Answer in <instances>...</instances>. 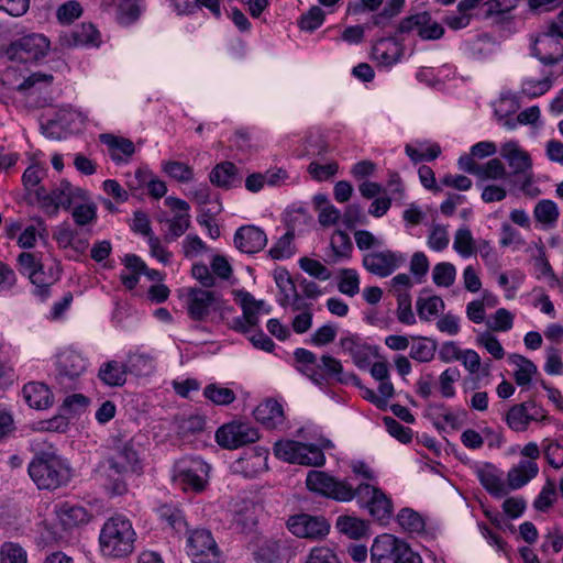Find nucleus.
<instances>
[{"mask_svg": "<svg viewBox=\"0 0 563 563\" xmlns=\"http://www.w3.org/2000/svg\"><path fill=\"white\" fill-rule=\"evenodd\" d=\"M539 474L537 462L530 460H520L507 473L508 489H519L527 485Z\"/></svg>", "mask_w": 563, "mask_h": 563, "instance_id": "obj_27", "label": "nucleus"}, {"mask_svg": "<svg viewBox=\"0 0 563 563\" xmlns=\"http://www.w3.org/2000/svg\"><path fill=\"white\" fill-rule=\"evenodd\" d=\"M341 349L349 353L355 364L362 366L372 355V347L362 341L357 335H346L340 340Z\"/></svg>", "mask_w": 563, "mask_h": 563, "instance_id": "obj_32", "label": "nucleus"}, {"mask_svg": "<svg viewBox=\"0 0 563 563\" xmlns=\"http://www.w3.org/2000/svg\"><path fill=\"white\" fill-rule=\"evenodd\" d=\"M553 85L551 76H545L542 79H526L521 85V93L530 99L538 98L547 93Z\"/></svg>", "mask_w": 563, "mask_h": 563, "instance_id": "obj_52", "label": "nucleus"}, {"mask_svg": "<svg viewBox=\"0 0 563 563\" xmlns=\"http://www.w3.org/2000/svg\"><path fill=\"white\" fill-rule=\"evenodd\" d=\"M35 197L45 213L55 216L59 208L69 209L75 200L85 201L87 192L79 187H74L67 180H62L51 191L44 187H38L35 190Z\"/></svg>", "mask_w": 563, "mask_h": 563, "instance_id": "obj_5", "label": "nucleus"}, {"mask_svg": "<svg viewBox=\"0 0 563 563\" xmlns=\"http://www.w3.org/2000/svg\"><path fill=\"white\" fill-rule=\"evenodd\" d=\"M186 550L192 563H220L221 551L207 529H195L189 532Z\"/></svg>", "mask_w": 563, "mask_h": 563, "instance_id": "obj_11", "label": "nucleus"}, {"mask_svg": "<svg viewBox=\"0 0 563 563\" xmlns=\"http://www.w3.org/2000/svg\"><path fill=\"white\" fill-rule=\"evenodd\" d=\"M236 249L246 254H255L267 244L266 233L255 225H243L234 234Z\"/></svg>", "mask_w": 563, "mask_h": 563, "instance_id": "obj_22", "label": "nucleus"}, {"mask_svg": "<svg viewBox=\"0 0 563 563\" xmlns=\"http://www.w3.org/2000/svg\"><path fill=\"white\" fill-rule=\"evenodd\" d=\"M307 488L336 501H351L354 498L353 486L339 481L322 471H310L306 478Z\"/></svg>", "mask_w": 563, "mask_h": 563, "instance_id": "obj_8", "label": "nucleus"}, {"mask_svg": "<svg viewBox=\"0 0 563 563\" xmlns=\"http://www.w3.org/2000/svg\"><path fill=\"white\" fill-rule=\"evenodd\" d=\"M275 282L280 292L278 302L282 307H287V301L294 298L297 292L296 286L287 271L275 272Z\"/></svg>", "mask_w": 563, "mask_h": 563, "instance_id": "obj_50", "label": "nucleus"}, {"mask_svg": "<svg viewBox=\"0 0 563 563\" xmlns=\"http://www.w3.org/2000/svg\"><path fill=\"white\" fill-rule=\"evenodd\" d=\"M210 465L198 456H186L174 464V481L184 490L201 493L209 479Z\"/></svg>", "mask_w": 563, "mask_h": 563, "instance_id": "obj_6", "label": "nucleus"}, {"mask_svg": "<svg viewBox=\"0 0 563 563\" xmlns=\"http://www.w3.org/2000/svg\"><path fill=\"white\" fill-rule=\"evenodd\" d=\"M267 456L268 451L265 448H252L231 464V470L234 474H241L244 477H254L258 473L267 470Z\"/></svg>", "mask_w": 563, "mask_h": 563, "instance_id": "obj_20", "label": "nucleus"}, {"mask_svg": "<svg viewBox=\"0 0 563 563\" xmlns=\"http://www.w3.org/2000/svg\"><path fill=\"white\" fill-rule=\"evenodd\" d=\"M404 262L400 253L390 250L367 253L362 261L364 268L378 277L391 275Z\"/></svg>", "mask_w": 563, "mask_h": 563, "instance_id": "obj_19", "label": "nucleus"}, {"mask_svg": "<svg viewBox=\"0 0 563 563\" xmlns=\"http://www.w3.org/2000/svg\"><path fill=\"white\" fill-rule=\"evenodd\" d=\"M209 179L217 187L224 189L239 187L242 183L239 168L231 162L217 164L210 172Z\"/></svg>", "mask_w": 563, "mask_h": 563, "instance_id": "obj_28", "label": "nucleus"}, {"mask_svg": "<svg viewBox=\"0 0 563 563\" xmlns=\"http://www.w3.org/2000/svg\"><path fill=\"white\" fill-rule=\"evenodd\" d=\"M47 175V168L42 164L35 163L30 165L22 175V184L26 191L36 190L41 186L42 180Z\"/></svg>", "mask_w": 563, "mask_h": 563, "instance_id": "obj_49", "label": "nucleus"}, {"mask_svg": "<svg viewBox=\"0 0 563 563\" xmlns=\"http://www.w3.org/2000/svg\"><path fill=\"white\" fill-rule=\"evenodd\" d=\"M101 140L112 150L111 158L113 161H121V156L117 152L130 157L135 151L133 142L128 139L115 137L111 134H102Z\"/></svg>", "mask_w": 563, "mask_h": 563, "instance_id": "obj_48", "label": "nucleus"}, {"mask_svg": "<svg viewBox=\"0 0 563 563\" xmlns=\"http://www.w3.org/2000/svg\"><path fill=\"white\" fill-rule=\"evenodd\" d=\"M126 365L118 361H109L100 366L98 377L107 386L118 387L126 382Z\"/></svg>", "mask_w": 563, "mask_h": 563, "instance_id": "obj_34", "label": "nucleus"}, {"mask_svg": "<svg viewBox=\"0 0 563 563\" xmlns=\"http://www.w3.org/2000/svg\"><path fill=\"white\" fill-rule=\"evenodd\" d=\"M75 46H99L100 33L91 23H82L71 32Z\"/></svg>", "mask_w": 563, "mask_h": 563, "instance_id": "obj_43", "label": "nucleus"}, {"mask_svg": "<svg viewBox=\"0 0 563 563\" xmlns=\"http://www.w3.org/2000/svg\"><path fill=\"white\" fill-rule=\"evenodd\" d=\"M18 263L23 274H26L31 283L35 287L34 294L42 300H45L49 296V288L56 283V275L51 274L48 278L43 280L41 275L43 274V263L33 253L23 252L18 256Z\"/></svg>", "mask_w": 563, "mask_h": 563, "instance_id": "obj_16", "label": "nucleus"}, {"mask_svg": "<svg viewBox=\"0 0 563 563\" xmlns=\"http://www.w3.org/2000/svg\"><path fill=\"white\" fill-rule=\"evenodd\" d=\"M305 563H341L333 550L327 547H316L307 555Z\"/></svg>", "mask_w": 563, "mask_h": 563, "instance_id": "obj_64", "label": "nucleus"}, {"mask_svg": "<svg viewBox=\"0 0 563 563\" xmlns=\"http://www.w3.org/2000/svg\"><path fill=\"white\" fill-rule=\"evenodd\" d=\"M397 521L408 532L421 533L426 523L422 516L411 508H402L397 515Z\"/></svg>", "mask_w": 563, "mask_h": 563, "instance_id": "obj_45", "label": "nucleus"}, {"mask_svg": "<svg viewBox=\"0 0 563 563\" xmlns=\"http://www.w3.org/2000/svg\"><path fill=\"white\" fill-rule=\"evenodd\" d=\"M409 356L420 363H427L433 360L437 351V342L432 339L418 336L410 343Z\"/></svg>", "mask_w": 563, "mask_h": 563, "instance_id": "obj_39", "label": "nucleus"}, {"mask_svg": "<svg viewBox=\"0 0 563 563\" xmlns=\"http://www.w3.org/2000/svg\"><path fill=\"white\" fill-rule=\"evenodd\" d=\"M258 439V430L246 422L232 421L221 426L216 431L217 443L227 450H234L254 443Z\"/></svg>", "mask_w": 563, "mask_h": 563, "instance_id": "obj_13", "label": "nucleus"}, {"mask_svg": "<svg viewBox=\"0 0 563 563\" xmlns=\"http://www.w3.org/2000/svg\"><path fill=\"white\" fill-rule=\"evenodd\" d=\"M533 217L544 229H552L556 225L560 217L558 205L550 199H542L533 208Z\"/></svg>", "mask_w": 563, "mask_h": 563, "instance_id": "obj_36", "label": "nucleus"}, {"mask_svg": "<svg viewBox=\"0 0 563 563\" xmlns=\"http://www.w3.org/2000/svg\"><path fill=\"white\" fill-rule=\"evenodd\" d=\"M238 297L243 311V316L247 319L249 324L257 327L260 322V313H268L269 308L265 309V302L263 300H256L247 291H239Z\"/></svg>", "mask_w": 563, "mask_h": 563, "instance_id": "obj_35", "label": "nucleus"}, {"mask_svg": "<svg viewBox=\"0 0 563 563\" xmlns=\"http://www.w3.org/2000/svg\"><path fill=\"white\" fill-rule=\"evenodd\" d=\"M354 498L364 506L369 515L377 521L387 522L393 516L391 499L378 487L361 484L353 488Z\"/></svg>", "mask_w": 563, "mask_h": 563, "instance_id": "obj_9", "label": "nucleus"}, {"mask_svg": "<svg viewBox=\"0 0 563 563\" xmlns=\"http://www.w3.org/2000/svg\"><path fill=\"white\" fill-rule=\"evenodd\" d=\"M416 307L419 318L423 321H430L444 310L445 303L441 297L430 296L427 298H418Z\"/></svg>", "mask_w": 563, "mask_h": 563, "instance_id": "obj_42", "label": "nucleus"}, {"mask_svg": "<svg viewBox=\"0 0 563 563\" xmlns=\"http://www.w3.org/2000/svg\"><path fill=\"white\" fill-rule=\"evenodd\" d=\"M27 471L38 489L54 490L66 485L70 479V468L54 452L35 454Z\"/></svg>", "mask_w": 563, "mask_h": 563, "instance_id": "obj_3", "label": "nucleus"}, {"mask_svg": "<svg viewBox=\"0 0 563 563\" xmlns=\"http://www.w3.org/2000/svg\"><path fill=\"white\" fill-rule=\"evenodd\" d=\"M338 289L341 294L354 297L360 291V276L353 268H342L338 275Z\"/></svg>", "mask_w": 563, "mask_h": 563, "instance_id": "obj_44", "label": "nucleus"}, {"mask_svg": "<svg viewBox=\"0 0 563 563\" xmlns=\"http://www.w3.org/2000/svg\"><path fill=\"white\" fill-rule=\"evenodd\" d=\"M163 170L179 183H188L194 178V170L181 162L168 161L163 163Z\"/></svg>", "mask_w": 563, "mask_h": 563, "instance_id": "obj_57", "label": "nucleus"}, {"mask_svg": "<svg viewBox=\"0 0 563 563\" xmlns=\"http://www.w3.org/2000/svg\"><path fill=\"white\" fill-rule=\"evenodd\" d=\"M280 542L274 539H263L253 551L254 559L261 563H272L279 558Z\"/></svg>", "mask_w": 563, "mask_h": 563, "instance_id": "obj_47", "label": "nucleus"}, {"mask_svg": "<svg viewBox=\"0 0 563 563\" xmlns=\"http://www.w3.org/2000/svg\"><path fill=\"white\" fill-rule=\"evenodd\" d=\"M203 396L217 406H228L236 398L235 393L232 389L220 386L216 383L209 384L205 387Z\"/></svg>", "mask_w": 563, "mask_h": 563, "instance_id": "obj_46", "label": "nucleus"}, {"mask_svg": "<svg viewBox=\"0 0 563 563\" xmlns=\"http://www.w3.org/2000/svg\"><path fill=\"white\" fill-rule=\"evenodd\" d=\"M372 563H422L419 554L401 539L384 533L376 537L371 547Z\"/></svg>", "mask_w": 563, "mask_h": 563, "instance_id": "obj_4", "label": "nucleus"}, {"mask_svg": "<svg viewBox=\"0 0 563 563\" xmlns=\"http://www.w3.org/2000/svg\"><path fill=\"white\" fill-rule=\"evenodd\" d=\"M509 361L517 367L514 373L516 384L519 386L529 385L532 376L537 373V366L533 362L519 354H511Z\"/></svg>", "mask_w": 563, "mask_h": 563, "instance_id": "obj_41", "label": "nucleus"}, {"mask_svg": "<svg viewBox=\"0 0 563 563\" xmlns=\"http://www.w3.org/2000/svg\"><path fill=\"white\" fill-rule=\"evenodd\" d=\"M461 378V372L452 366L444 369L439 376V390L442 397L453 398L455 396L454 384Z\"/></svg>", "mask_w": 563, "mask_h": 563, "instance_id": "obj_51", "label": "nucleus"}, {"mask_svg": "<svg viewBox=\"0 0 563 563\" xmlns=\"http://www.w3.org/2000/svg\"><path fill=\"white\" fill-rule=\"evenodd\" d=\"M15 74L16 70L13 67H8L4 70V77L0 79V85L5 86L8 91L15 90L23 95L32 93L38 84L44 82L48 85L53 80V76L49 74L34 73L24 78L21 84L14 86L11 76H14Z\"/></svg>", "mask_w": 563, "mask_h": 563, "instance_id": "obj_26", "label": "nucleus"}, {"mask_svg": "<svg viewBox=\"0 0 563 563\" xmlns=\"http://www.w3.org/2000/svg\"><path fill=\"white\" fill-rule=\"evenodd\" d=\"M556 499V486L554 481L548 478L545 484L542 486L539 495L533 500V507L538 511L545 512L554 504Z\"/></svg>", "mask_w": 563, "mask_h": 563, "instance_id": "obj_53", "label": "nucleus"}, {"mask_svg": "<svg viewBox=\"0 0 563 563\" xmlns=\"http://www.w3.org/2000/svg\"><path fill=\"white\" fill-rule=\"evenodd\" d=\"M257 523L256 507L253 504H244L234 510L232 527L239 532H249Z\"/></svg>", "mask_w": 563, "mask_h": 563, "instance_id": "obj_40", "label": "nucleus"}, {"mask_svg": "<svg viewBox=\"0 0 563 563\" xmlns=\"http://www.w3.org/2000/svg\"><path fill=\"white\" fill-rule=\"evenodd\" d=\"M324 11L319 5H312L299 20V27L312 32L324 22Z\"/></svg>", "mask_w": 563, "mask_h": 563, "instance_id": "obj_58", "label": "nucleus"}, {"mask_svg": "<svg viewBox=\"0 0 563 563\" xmlns=\"http://www.w3.org/2000/svg\"><path fill=\"white\" fill-rule=\"evenodd\" d=\"M156 512L159 519L176 532H181L187 528L184 512L178 506L164 504L156 509Z\"/></svg>", "mask_w": 563, "mask_h": 563, "instance_id": "obj_38", "label": "nucleus"}, {"mask_svg": "<svg viewBox=\"0 0 563 563\" xmlns=\"http://www.w3.org/2000/svg\"><path fill=\"white\" fill-rule=\"evenodd\" d=\"M548 421L547 410L534 401H526L511 406L506 416L505 422L515 432H523L530 422Z\"/></svg>", "mask_w": 563, "mask_h": 563, "instance_id": "obj_15", "label": "nucleus"}, {"mask_svg": "<svg viewBox=\"0 0 563 563\" xmlns=\"http://www.w3.org/2000/svg\"><path fill=\"white\" fill-rule=\"evenodd\" d=\"M335 528L340 533L353 540L362 539L368 533V523L355 516H339Z\"/></svg>", "mask_w": 563, "mask_h": 563, "instance_id": "obj_33", "label": "nucleus"}, {"mask_svg": "<svg viewBox=\"0 0 563 563\" xmlns=\"http://www.w3.org/2000/svg\"><path fill=\"white\" fill-rule=\"evenodd\" d=\"M221 308V297L216 291L191 288L188 292L187 309L192 320H205L211 312Z\"/></svg>", "mask_w": 563, "mask_h": 563, "instance_id": "obj_18", "label": "nucleus"}, {"mask_svg": "<svg viewBox=\"0 0 563 563\" xmlns=\"http://www.w3.org/2000/svg\"><path fill=\"white\" fill-rule=\"evenodd\" d=\"M22 396L31 408L47 409L53 405V394L43 383L31 382L24 385Z\"/></svg>", "mask_w": 563, "mask_h": 563, "instance_id": "obj_29", "label": "nucleus"}, {"mask_svg": "<svg viewBox=\"0 0 563 563\" xmlns=\"http://www.w3.org/2000/svg\"><path fill=\"white\" fill-rule=\"evenodd\" d=\"M397 32L400 34L416 32L423 41H435L443 36L444 27L429 12L422 11L402 19Z\"/></svg>", "mask_w": 563, "mask_h": 563, "instance_id": "obj_14", "label": "nucleus"}, {"mask_svg": "<svg viewBox=\"0 0 563 563\" xmlns=\"http://www.w3.org/2000/svg\"><path fill=\"white\" fill-rule=\"evenodd\" d=\"M287 528L296 537L320 539L329 533L330 525L322 516L299 514L287 520Z\"/></svg>", "mask_w": 563, "mask_h": 563, "instance_id": "obj_17", "label": "nucleus"}, {"mask_svg": "<svg viewBox=\"0 0 563 563\" xmlns=\"http://www.w3.org/2000/svg\"><path fill=\"white\" fill-rule=\"evenodd\" d=\"M1 563H27L26 552L18 543L5 542L0 549Z\"/></svg>", "mask_w": 563, "mask_h": 563, "instance_id": "obj_62", "label": "nucleus"}, {"mask_svg": "<svg viewBox=\"0 0 563 563\" xmlns=\"http://www.w3.org/2000/svg\"><path fill=\"white\" fill-rule=\"evenodd\" d=\"M339 169V165L335 162L327 164H320L318 162H311L308 166V173L310 176L318 181H324L333 177Z\"/></svg>", "mask_w": 563, "mask_h": 563, "instance_id": "obj_63", "label": "nucleus"}, {"mask_svg": "<svg viewBox=\"0 0 563 563\" xmlns=\"http://www.w3.org/2000/svg\"><path fill=\"white\" fill-rule=\"evenodd\" d=\"M49 49L48 40L42 34H30L12 42L5 55L12 62L32 63L44 57Z\"/></svg>", "mask_w": 563, "mask_h": 563, "instance_id": "obj_12", "label": "nucleus"}, {"mask_svg": "<svg viewBox=\"0 0 563 563\" xmlns=\"http://www.w3.org/2000/svg\"><path fill=\"white\" fill-rule=\"evenodd\" d=\"M500 155L508 163L514 175L527 174L532 170L530 154L521 148L516 141H509L503 144Z\"/></svg>", "mask_w": 563, "mask_h": 563, "instance_id": "obj_23", "label": "nucleus"}, {"mask_svg": "<svg viewBox=\"0 0 563 563\" xmlns=\"http://www.w3.org/2000/svg\"><path fill=\"white\" fill-rule=\"evenodd\" d=\"M275 456L284 462L307 466H322L325 456L317 445L294 440H280L274 445Z\"/></svg>", "mask_w": 563, "mask_h": 563, "instance_id": "obj_7", "label": "nucleus"}, {"mask_svg": "<svg viewBox=\"0 0 563 563\" xmlns=\"http://www.w3.org/2000/svg\"><path fill=\"white\" fill-rule=\"evenodd\" d=\"M531 54L544 65H555L563 59V41L540 34L532 44Z\"/></svg>", "mask_w": 563, "mask_h": 563, "instance_id": "obj_21", "label": "nucleus"}, {"mask_svg": "<svg viewBox=\"0 0 563 563\" xmlns=\"http://www.w3.org/2000/svg\"><path fill=\"white\" fill-rule=\"evenodd\" d=\"M292 241L294 233L291 231H287L269 250L272 258L284 260L290 257L294 254Z\"/></svg>", "mask_w": 563, "mask_h": 563, "instance_id": "obj_61", "label": "nucleus"}, {"mask_svg": "<svg viewBox=\"0 0 563 563\" xmlns=\"http://www.w3.org/2000/svg\"><path fill=\"white\" fill-rule=\"evenodd\" d=\"M506 176V167L499 158H492L487 163L481 165L478 178L482 180H498Z\"/></svg>", "mask_w": 563, "mask_h": 563, "instance_id": "obj_60", "label": "nucleus"}, {"mask_svg": "<svg viewBox=\"0 0 563 563\" xmlns=\"http://www.w3.org/2000/svg\"><path fill=\"white\" fill-rule=\"evenodd\" d=\"M483 487L494 497L501 498L509 493L501 475L493 466H487L477 473Z\"/></svg>", "mask_w": 563, "mask_h": 563, "instance_id": "obj_31", "label": "nucleus"}, {"mask_svg": "<svg viewBox=\"0 0 563 563\" xmlns=\"http://www.w3.org/2000/svg\"><path fill=\"white\" fill-rule=\"evenodd\" d=\"M456 276L455 266L448 262L438 263L432 271L433 283L439 287H450Z\"/></svg>", "mask_w": 563, "mask_h": 563, "instance_id": "obj_55", "label": "nucleus"}, {"mask_svg": "<svg viewBox=\"0 0 563 563\" xmlns=\"http://www.w3.org/2000/svg\"><path fill=\"white\" fill-rule=\"evenodd\" d=\"M404 55V47L393 38H380L372 49L373 58L379 66L391 67L397 64Z\"/></svg>", "mask_w": 563, "mask_h": 563, "instance_id": "obj_24", "label": "nucleus"}, {"mask_svg": "<svg viewBox=\"0 0 563 563\" xmlns=\"http://www.w3.org/2000/svg\"><path fill=\"white\" fill-rule=\"evenodd\" d=\"M136 532L132 522L122 515L106 520L99 533V548L103 556L122 559L135 548Z\"/></svg>", "mask_w": 563, "mask_h": 563, "instance_id": "obj_2", "label": "nucleus"}, {"mask_svg": "<svg viewBox=\"0 0 563 563\" xmlns=\"http://www.w3.org/2000/svg\"><path fill=\"white\" fill-rule=\"evenodd\" d=\"M56 515L65 528H74L86 525L91 520V514L82 506L69 503L60 504Z\"/></svg>", "mask_w": 563, "mask_h": 563, "instance_id": "obj_30", "label": "nucleus"}, {"mask_svg": "<svg viewBox=\"0 0 563 563\" xmlns=\"http://www.w3.org/2000/svg\"><path fill=\"white\" fill-rule=\"evenodd\" d=\"M142 471L141 460L132 439L113 438L104 459L98 465V474L111 496L128 492L126 477Z\"/></svg>", "mask_w": 563, "mask_h": 563, "instance_id": "obj_1", "label": "nucleus"}, {"mask_svg": "<svg viewBox=\"0 0 563 563\" xmlns=\"http://www.w3.org/2000/svg\"><path fill=\"white\" fill-rule=\"evenodd\" d=\"M141 10L135 0H120L117 19L121 24H131L140 16Z\"/></svg>", "mask_w": 563, "mask_h": 563, "instance_id": "obj_59", "label": "nucleus"}, {"mask_svg": "<svg viewBox=\"0 0 563 563\" xmlns=\"http://www.w3.org/2000/svg\"><path fill=\"white\" fill-rule=\"evenodd\" d=\"M294 355L296 362L298 363V369L312 378L314 382H318L316 378L317 372L314 368L317 363L316 354L309 350L299 347L295 351Z\"/></svg>", "mask_w": 563, "mask_h": 563, "instance_id": "obj_56", "label": "nucleus"}, {"mask_svg": "<svg viewBox=\"0 0 563 563\" xmlns=\"http://www.w3.org/2000/svg\"><path fill=\"white\" fill-rule=\"evenodd\" d=\"M332 254L329 256V263H338L341 260H347L351 256L353 245L347 233L335 231L330 241Z\"/></svg>", "mask_w": 563, "mask_h": 563, "instance_id": "obj_37", "label": "nucleus"}, {"mask_svg": "<svg viewBox=\"0 0 563 563\" xmlns=\"http://www.w3.org/2000/svg\"><path fill=\"white\" fill-rule=\"evenodd\" d=\"M453 249L463 257H470L475 252V241L468 228H460L454 236Z\"/></svg>", "mask_w": 563, "mask_h": 563, "instance_id": "obj_54", "label": "nucleus"}, {"mask_svg": "<svg viewBox=\"0 0 563 563\" xmlns=\"http://www.w3.org/2000/svg\"><path fill=\"white\" fill-rule=\"evenodd\" d=\"M255 419L267 429H277L284 424L283 406L275 399H266L254 410Z\"/></svg>", "mask_w": 563, "mask_h": 563, "instance_id": "obj_25", "label": "nucleus"}, {"mask_svg": "<svg viewBox=\"0 0 563 563\" xmlns=\"http://www.w3.org/2000/svg\"><path fill=\"white\" fill-rule=\"evenodd\" d=\"M88 360L80 352L66 349L56 356V380L65 388H73L87 372Z\"/></svg>", "mask_w": 563, "mask_h": 563, "instance_id": "obj_10", "label": "nucleus"}]
</instances>
